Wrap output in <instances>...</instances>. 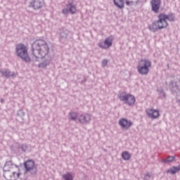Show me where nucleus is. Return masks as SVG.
I'll list each match as a JSON object with an SVG mask.
<instances>
[{"mask_svg": "<svg viewBox=\"0 0 180 180\" xmlns=\"http://www.w3.org/2000/svg\"><path fill=\"white\" fill-rule=\"evenodd\" d=\"M49 45L43 39H37L32 44V54L37 61L39 58H44L49 54Z\"/></svg>", "mask_w": 180, "mask_h": 180, "instance_id": "nucleus-1", "label": "nucleus"}, {"mask_svg": "<svg viewBox=\"0 0 180 180\" xmlns=\"http://www.w3.org/2000/svg\"><path fill=\"white\" fill-rule=\"evenodd\" d=\"M15 54L18 57H20L22 61L25 63H30V58L27 53V48L23 44H18L15 46Z\"/></svg>", "mask_w": 180, "mask_h": 180, "instance_id": "nucleus-2", "label": "nucleus"}, {"mask_svg": "<svg viewBox=\"0 0 180 180\" xmlns=\"http://www.w3.org/2000/svg\"><path fill=\"white\" fill-rule=\"evenodd\" d=\"M151 62L148 59H141L136 66V70L141 75H147L150 72Z\"/></svg>", "mask_w": 180, "mask_h": 180, "instance_id": "nucleus-3", "label": "nucleus"}, {"mask_svg": "<svg viewBox=\"0 0 180 180\" xmlns=\"http://www.w3.org/2000/svg\"><path fill=\"white\" fill-rule=\"evenodd\" d=\"M118 98L121 102H123L128 106H133L136 103V97L130 94H127L126 92L119 94Z\"/></svg>", "mask_w": 180, "mask_h": 180, "instance_id": "nucleus-4", "label": "nucleus"}, {"mask_svg": "<svg viewBox=\"0 0 180 180\" xmlns=\"http://www.w3.org/2000/svg\"><path fill=\"white\" fill-rule=\"evenodd\" d=\"M25 5L34 11H39V9H41L42 6H44V1L43 0H25Z\"/></svg>", "mask_w": 180, "mask_h": 180, "instance_id": "nucleus-5", "label": "nucleus"}, {"mask_svg": "<svg viewBox=\"0 0 180 180\" xmlns=\"http://www.w3.org/2000/svg\"><path fill=\"white\" fill-rule=\"evenodd\" d=\"M76 12H77V7L75 6V4H74L73 0H69L68 1V4L62 10V13L63 15H68V13H70L71 15H74V13H75Z\"/></svg>", "mask_w": 180, "mask_h": 180, "instance_id": "nucleus-6", "label": "nucleus"}, {"mask_svg": "<svg viewBox=\"0 0 180 180\" xmlns=\"http://www.w3.org/2000/svg\"><path fill=\"white\" fill-rule=\"evenodd\" d=\"M25 172H30L31 175H36L37 174V168L34 165V161L28 160L24 162Z\"/></svg>", "mask_w": 180, "mask_h": 180, "instance_id": "nucleus-7", "label": "nucleus"}, {"mask_svg": "<svg viewBox=\"0 0 180 180\" xmlns=\"http://www.w3.org/2000/svg\"><path fill=\"white\" fill-rule=\"evenodd\" d=\"M72 39V34L68 30H63L60 33L59 40L63 44H67Z\"/></svg>", "mask_w": 180, "mask_h": 180, "instance_id": "nucleus-8", "label": "nucleus"}, {"mask_svg": "<svg viewBox=\"0 0 180 180\" xmlns=\"http://www.w3.org/2000/svg\"><path fill=\"white\" fill-rule=\"evenodd\" d=\"M158 19L156 23H158L159 30L165 29L168 26V22H167L165 17L162 13L158 14Z\"/></svg>", "mask_w": 180, "mask_h": 180, "instance_id": "nucleus-9", "label": "nucleus"}, {"mask_svg": "<svg viewBox=\"0 0 180 180\" xmlns=\"http://www.w3.org/2000/svg\"><path fill=\"white\" fill-rule=\"evenodd\" d=\"M92 117L89 113H84L78 117L79 123L81 124H89Z\"/></svg>", "mask_w": 180, "mask_h": 180, "instance_id": "nucleus-10", "label": "nucleus"}, {"mask_svg": "<svg viewBox=\"0 0 180 180\" xmlns=\"http://www.w3.org/2000/svg\"><path fill=\"white\" fill-rule=\"evenodd\" d=\"M150 4L151 11L153 12V13H159L160 8H161V0H151Z\"/></svg>", "mask_w": 180, "mask_h": 180, "instance_id": "nucleus-11", "label": "nucleus"}, {"mask_svg": "<svg viewBox=\"0 0 180 180\" xmlns=\"http://www.w3.org/2000/svg\"><path fill=\"white\" fill-rule=\"evenodd\" d=\"M4 177L6 180H16L19 177V173L16 172H11L10 170L5 171L4 173Z\"/></svg>", "mask_w": 180, "mask_h": 180, "instance_id": "nucleus-12", "label": "nucleus"}, {"mask_svg": "<svg viewBox=\"0 0 180 180\" xmlns=\"http://www.w3.org/2000/svg\"><path fill=\"white\" fill-rule=\"evenodd\" d=\"M119 124L121 126L122 129H125V130H127L131 127L133 122L126 118H122L120 120Z\"/></svg>", "mask_w": 180, "mask_h": 180, "instance_id": "nucleus-13", "label": "nucleus"}, {"mask_svg": "<svg viewBox=\"0 0 180 180\" xmlns=\"http://www.w3.org/2000/svg\"><path fill=\"white\" fill-rule=\"evenodd\" d=\"M146 115L150 117V119H158L160 117V112L157 110H154L153 108L147 109L146 110Z\"/></svg>", "mask_w": 180, "mask_h": 180, "instance_id": "nucleus-14", "label": "nucleus"}, {"mask_svg": "<svg viewBox=\"0 0 180 180\" xmlns=\"http://www.w3.org/2000/svg\"><path fill=\"white\" fill-rule=\"evenodd\" d=\"M0 74H1V75L6 78H9V77H15V72H11L9 70L1 69L0 70Z\"/></svg>", "mask_w": 180, "mask_h": 180, "instance_id": "nucleus-15", "label": "nucleus"}, {"mask_svg": "<svg viewBox=\"0 0 180 180\" xmlns=\"http://www.w3.org/2000/svg\"><path fill=\"white\" fill-rule=\"evenodd\" d=\"M51 61V57L48 56L44 59V62L38 65L39 68H46L47 65H50Z\"/></svg>", "mask_w": 180, "mask_h": 180, "instance_id": "nucleus-16", "label": "nucleus"}, {"mask_svg": "<svg viewBox=\"0 0 180 180\" xmlns=\"http://www.w3.org/2000/svg\"><path fill=\"white\" fill-rule=\"evenodd\" d=\"M114 39H115V37H113V36L111 35L105 39L104 43L106 46L105 47L107 49H109V47H111L112 44H113Z\"/></svg>", "mask_w": 180, "mask_h": 180, "instance_id": "nucleus-17", "label": "nucleus"}, {"mask_svg": "<svg viewBox=\"0 0 180 180\" xmlns=\"http://www.w3.org/2000/svg\"><path fill=\"white\" fill-rule=\"evenodd\" d=\"M148 29L149 30H150V32H153V33L157 32L158 30H160V28L158 27V24L157 23L156 21L149 25Z\"/></svg>", "mask_w": 180, "mask_h": 180, "instance_id": "nucleus-18", "label": "nucleus"}, {"mask_svg": "<svg viewBox=\"0 0 180 180\" xmlns=\"http://www.w3.org/2000/svg\"><path fill=\"white\" fill-rule=\"evenodd\" d=\"M162 16H165V20H169V22H174L175 20V14L170 13L169 15L165 14L162 13Z\"/></svg>", "mask_w": 180, "mask_h": 180, "instance_id": "nucleus-19", "label": "nucleus"}, {"mask_svg": "<svg viewBox=\"0 0 180 180\" xmlns=\"http://www.w3.org/2000/svg\"><path fill=\"white\" fill-rule=\"evenodd\" d=\"M114 5L117 6L120 9L124 8V0H113Z\"/></svg>", "mask_w": 180, "mask_h": 180, "instance_id": "nucleus-20", "label": "nucleus"}, {"mask_svg": "<svg viewBox=\"0 0 180 180\" xmlns=\"http://www.w3.org/2000/svg\"><path fill=\"white\" fill-rule=\"evenodd\" d=\"M62 178L64 180H74V177L72 176V174L71 172H67L62 175Z\"/></svg>", "mask_w": 180, "mask_h": 180, "instance_id": "nucleus-21", "label": "nucleus"}, {"mask_svg": "<svg viewBox=\"0 0 180 180\" xmlns=\"http://www.w3.org/2000/svg\"><path fill=\"white\" fill-rule=\"evenodd\" d=\"M122 159L124 160V161H129V160L131 158V155L127 151L122 152Z\"/></svg>", "mask_w": 180, "mask_h": 180, "instance_id": "nucleus-22", "label": "nucleus"}, {"mask_svg": "<svg viewBox=\"0 0 180 180\" xmlns=\"http://www.w3.org/2000/svg\"><path fill=\"white\" fill-rule=\"evenodd\" d=\"M25 113L24 112V111L22 110H20L18 111L17 113V119L19 120L20 119L21 120H25Z\"/></svg>", "mask_w": 180, "mask_h": 180, "instance_id": "nucleus-23", "label": "nucleus"}, {"mask_svg": "<svg viewBox=\"0 0 180 180\" xmlns=\"http://www.w3.org/2000/svg\"><path fill=\"white\" fill-rule=\"evenodd\" d=\"M77 117H78V113L76 112H69V119H71L72 120H77Z\"/></svg>", "mask_w": 180, "mask_h": 180, "instance_id": "nucleus-24", "label": "nucleus"}, {"mask_svg": "<svg viewBox=\"0 0 180 180\" xmlns=\"http://www.w3.org/2000/svg\"><path fill=\"white\" fill-rule=\"evenodd\" d=\"M5 166H6V167H8V168H13L14 167H15L16 168H18V165L13 164V162H12V160L7 161V162H6Z\"/></svg>", "mask_w": 180, "mask_h": 180, "instance_id": "nucleus-25", "label": "nucleus"}, {"mask_svg": "<svg viewBox=\"0 0 180 180\" xmlns=\"http://www.w3.org/2000/svg\"><path fill=\"white\" fill-rule=\"evenodd\" d=\"M144 180H149L153 178V173H146L143 176H141Z\"/></svg>", "mask_w": 180, "mask_h": 180, "instance_id": "nucleus-26", "label": "nucleus"}, {"mask_svg": "<svg viewBox=\"0 0 180 180\" xmlns=\"http://www.w3.org/2000/svg\"><path fill=\"white\" fill-rule=\"evenodd\" d=\"M175 160L174 156H169L166 159L162 160V162H172Z\"/></svg>", "mask_w": 180, "mask_h": 180, "instance_id": "nucleus-27", "label": "nucleus"}, {"mask_svg": "<svg viewBox=\"0 0 180 180\" xmlns=\"http://www.w3.org/2000/svg\"><path fill=\"white\" fill-rule=\"evenodd\" d=\"M98 47H100V49H104V50H106V44H105V42H101L98 44Z\"/></svg>", "mask_w": 180, "mask_h": 180, "instance_id": "nucleus-28", "label": "nucleus"}, {"mask_svg": "<svg viewBox=\"0 0 180 180\" xmlns=\"http://www.w3.org/2000/svg\"><path fill=\"white\" fill-rule=\"evenodd\" d=\"M21 148L24 153H26V151H27V144L26 143L22 144L21 146Z\"/></svg>", "mask_w": 180, "mask_h": 180, "instance_id": "nucleus-29", "label": "nucleus"}, {"mask_svg": "<svg viewBox=\"0 0 180 180\" xmlns=\"http://www.w3.org/2000/svg\"><path fill=\"white\" fill-rule=\"evenodd\" d=\"M108 61L107 59H103L101 63L102 67L105 68V67L108 65Z\"/></svg>", "mask_w": 180, "mask_h": 180, "instance_id": "nucleus-30", "label": "nucleus"}, {"mask_svg": "<svg viewBox=\"0 0 180 180\" xmlns=\"http://www.w3.org/2000/svg\"><path fill=\"white\" fill-rule=\"evenodd\" d=\"M158 92H159V94H160V95H162V96L163 98H166V97H167V94H165V92H164V90L160 89V90L158 91Z\"/></svg>", "mask_w": 180, "mask_h": 180, "instance_id": "nucleus-31", "label": "nucleus"}, {"mask_svg": "<svg viewBox=\"0 0 180 180\" xmlns=\"http://www.w3.org/2000/svg\"><path fill=\"white\" fill-rule=\"evenodd\" d=\"M126 5H127V6L130 5V2L129 1H126Z\"/></svg>", "mask_w": 180, "mask_h": 180, "instance_id": "nucleus-32", "label": "nucleus"}, {"mask_svg": "<svg viewBox=\"0 0 180 180\" xmlns=\"http://www.w3.org/2000/svg\"><path fill=\"white\" fill-rule=\"evenodd\" d=\"M139 1H140V0H137L136 2H139Z\"/></svg>", "mask_w": 180, "mask_h": 180, "instance_id": "nucleus-33", "label": "nucleus"}, {"mask_svg": "<svg viewBox=\"0 0 180 180\" xmlns=\"http://www.w3.org/2000/svg\"><path fill=\"white\" fill-rule=\"evenodd\" d=\"M179 103H180V100H179Z\"/></svg>", "mask_w": 180, "mask_h": 180, "instance_id": "nucleus-34", "label": "nucleus"}]
</instances>
